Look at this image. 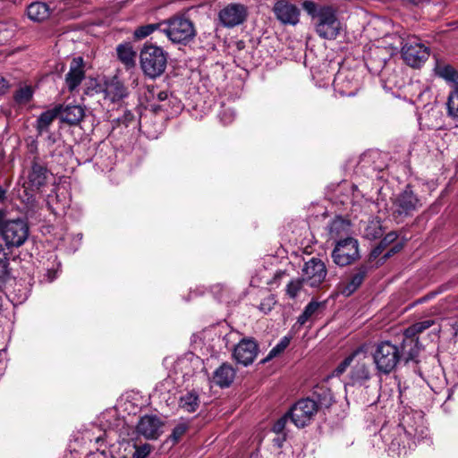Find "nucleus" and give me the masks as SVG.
Here are the masks:
<instances>
[{
  "mask_svg": "<svg viewBox=\"0 0 458 458\" xmlns=\"http://www.w3.org/2000/svg\"><path fill=\"white\" fill-rule=\"evenodd\" d=\"M103 92L105 98L112 103L123 99L129 94L127 88L117 77L106 81Z\"/></svg>",
  "mask_w": 458,
  "mask_h": 458,
  "instance_id": "nucleus-18",
  "label": "nucleus"
},
{
  "mask_svg": "<svg viewBox=\"0 0 458 458\" xmlns=\"http://www.w3.org/2000/svg\"><path fill=\"white\" fill-rule=\"evenodd\" d=\"M420 207V199L413 192L411 187L407 185L403 191L394 198L391 212L394 219L399 223L412 216Z\"/></svg>",
  "mask_w": 458,
  "mask_h": 458,
  "instance_id": "nucleus-7",
  "label": "nucleus"
},
{
  "mask_svg": "<svg viewBox=\"0 0 458 458\" xmlns=\"http://www.w3.org/2000/svg\"><path fill=\"white\" fill-rule=\"evenodd\" d=\"M84 77L83 59L81 57L73 58L65 78L69 89L71 91L75 89L81 84Z\"/></svg>",
  "mask_w": 458,
  "mask_h": 458,
  "instance_id": "nucleus-19",
  "label": "nucleus"
},
{
  "mask_svg": "<svg viewBox=\"0 0 458 458\" xmlns=\"http://www.w3.org/2000/svg\"><path fill=\"white\" fill-rule=\"evenodd\" d=\"M318 411L317 403L310 398L298 401L290 410L289 416L297 428H304Z\"/></svg>",
  "mask_w": 458,
  "mask_h": 458,
  "instance_id": "nucleus-10",
  "label": "nucleus"
},
{
  "mask_svg": "<svg viewBox=\"0 0 458 458\" xmlns=\"http://www.w3.org/2000/svg\"><path fill=\"white\" fill-rule=\"evenodd\" d=\"M163 422L156 415H145L137 424L138 434L148 439H156L162 433Z\"/></svg>",
  "mask_w": 458,
  "mask_h": 458,
  "instance_id": "nucleus-16",
  "label": "nucleus"
},
{
  "mask_svg": "<svg viewBox=\"0 0 458 458\" xmlns=\"http://www.w3.org/2000/svg\"><path fill=\"white\" fill-rule=\"evenodd\" d=\"M159 107L162 109L167 110V106H166L165 103L162 104Z\"/></svg>",
  "mask_w": 458,
  "mask_h": 458,
  "instance_id": "nucleus-50",
  "label": "nucleus"
},
{
  "mask_svg": "<svg viewBox=\"0 0 458 458\" xmlns=\"http://www.w3.org/2000/svg\"><path fill=\"white\" fill-rule=\"evenodd\" d=\"M290 344V338L283 337L280 342L269 352L267 360L274 358L284 352Z\"/></svg>",
  "mask_w": 458,
  "mask_h": 458,
  "instance_id": "nucleus-38",
  "label": "nucleus"
},
{
  "mask_svg": "<svg viewBox=\"0 0 458 458\" xmlns=\"http://www.w3.org/2000/svg\"><path fill=\"white\" fill-rule=\"evenodd\" d=\"M234 377V369L227 363H223L218 369L215 370L213 375V382L220 387H227L233 383Z\"/></svg>",
  "mask_w": 458,
  "mask_h": 458,
  "instance_id": "nucleus-20",
  "label": "nucleus"
},
{
  "mask_svg": "<svg viewBox=\"0 0 458 458\" xmlns=\"http://www.w3.org/2000/svg\"><path fill=\"white\" fill-rule=\"evenodd\" d=\"M397 238V234L394 232L387 233L383 240L380 242L379 246L375 248L372 251L374 257L378 256L382 250L390 243L394 242Z\"/></svg>",
  "mask_w": 458,
  "mask_h": 458,
  "instance_id": "nucleus-37",
  "label": "nucleus"
},
{
  "mask_svg": "<svg viewBox=\"0 0 458 458\" xmlns=\"http://www.w3.org/2000/svg\"><path fill=\"white\" fill-rule=\"evenodd\" d=\"M302 7L310 16L315 31L321 38L329 40L336 38L341 30V22L332 6L305 1Z\"/></svg>",
  "mask_w": 458,
  "mask_h": 458,
  "instance_id": "nucleus-3",
  "label": "nucleus"
},
{
  "mask_svg": "<svg viewBox=\"0 0 458 458\" xmlns=\"http://www.w3.org/2000/svg\"><path fill=\"white\" fill-rule=\"evenodd\" d=\"M8 259L7 257L0 260V285L8 278Z\"/></svg>",
  "mask_w": 458,
  "mask_h": 458,
  "instance_id": "nucleus-43",
  "label": "nucleus"
},
{
  "mask_svg": "<svg viewBox=\"0 0 458 458\" xmlns=\"http://www.w3.org/2000/svg\"><path fill=\"white\" fill-rule=\"evenodd\" d=\"M275 304L276 300L274 299V296L268 295L267 298L261 301L259 309L264 313H268L272 310Z\"/></svg>",
  "mask_w": 458,
  "mask_h": 458,
  "instance_id": "nucleus-39",
  "label": "nucleus"
},
{
  "mask_svg": "<svg viewBox=\"0 0 458 458\" xmlns=\"http://www.w3.org/2000/svg\"><path fill=\"white\" fill-rule=\"evenodd\" d=\"M327 269L325 263L317 258H311L304 263L301 269V277L307 285L312 288L319 287L325 281Z\"/></svg>",
  "mask_w": 458,
  "mask_h": 458,
  "instance_id": "nucleus-11",
  "label": "nucleus"
},
{
  "mask_svg": "<svg viewBox=\"0 0 458 458\" xmlns=\"http://www.w3.org/2000/svg\"><path fill=\"white\" fill-rule=\"evenodd\" d=\"M157 99L159 102H165V101L168 100L169 103L176 104L177 105V109L181 108L180 102H178L177 99L173 98L172 96L169 98V95H168V93L166 91H164V90L159 91L157 94Z\"/></svg>",
  "mask_w": 458,
  "mask_h": 458,
  "instance_id": "nucleus-42",
  "label": "nucleus"
},
{
  "mask_svg": "<svg viewBox=\"0 0 458 458\" xmlns=\"http://www.w3.org/2000/svg\"><path fill=\"white\" fill-rule=\"evenodd\" d=\"M61 120L68 124H77L84 117V110L81 106H61L59 114Z\"/></svg>",
  "mask_w": 458,
  "mask_h": 458,
  "instance_id": "nucleus-21",
  "label": "nucleus"
},
{
  "mask_svg": "<svg viewBox=\"0 0 458 458\" xmlns=\"http://www.w3.org/2000/svg\"><path fill=\"white\" fill-rule=\"evenodd\" d=\"M403 248V246H400V245H394V247H392L384 256L385 259L386 258H389L391 255L398 252L401 249Z\"/></svg>",
  "mask_w": 458,
  "mask_h": 458,
  "instance_id": "nucleus-46",
  "label": "nucleus"
},
{
  "mask_svg": "<svg viewBox=\"0 0 458 458\" xmlns=\"http://www.w3.org/2000/svg\"><path fill=\"white\" fill-rule=\"evenodd\" d=\"M6 258V253L4 252L3 247L0 245V260Z\"/></svg>",
  "mask_w": 458,
  "mask_h": 458,
  "instance_id": "nucleus-48",
  "label": "nucleus"
},
{
  "mask_svg": "<svg viewBox=\"0 0 458 458\" xmlns=\"http://www.w3.org/2000/svg\"><path fill=\"white\" fill-rule=\"evenodd\" d=\"M150 453V445H144L136 448L132 458H146Z\"/></svg>",
  "mask_w": 458,
  "mask_h": 458,
  "instance_id": "nucleus-44",
  "label": "nucleus"
},
{
  "mask_svg": "<svg viewBox=\"0 0 458 458\" xmlns=\"http://www.w3.org/2000/svg\"><path fill=\"white\" fill-rule=\"evenodd\" d=\"M288 418H290L289 412L277 420V421L273 426V431L276 434L282 433L285 428Z\"/></svg>",
  "mask_w": 458,
  "mask_h": 458,
  "instance_id": "nucleus-41",
  "label": "nucleus"
},
{
  "mask_svg": "<svg viewBox=\"0 0 458 458\" xmlns=\"http://www.w3.org/2000/svg\"><path fill=\"white\" fill-rule=\"evenodd\" d=\"M331 257L339 267L348 266L355 262L360 258L358 241L352 237L336 241Z\"/></svg>",
  "mask_w": 458,
  "mask_h": 458,
  "instance_id": "nucleus-8",
  "label": "nucleus"
},
{
  "mask_svg": "<svg viewBox=\"0 0 458 458\" xmlns=\"http://www.w3.org/2000/svg\"><path fill=\"white\" fill-rule=\"evenodd\" d=\"M61 111V106H56L53 109L47 110L43 112L38 118L37 119L36 129L38 133H43L47 131L50 126V124L55 121V119L59 116Z\"/></svg>",
  "mask_w": 458,
  "mask_h": 458,
  "instance_id": "nucleus-25",
  "label": "nucleus"
},
{
  "mask_svg": "<svg viewBox=\"0 0 458 458\" xmlns=\"http://www.w3.org/2000/svg\"><path fill=\"white\" fill-rule=\"evenodd\" d=\"M304 284H306V283L302 277L291 280L286 285L287 295L292 299L296 298L302 291Z\"/></svg>",
  "mask_w": 458,
  "mask_h": 458,
  "instance_id": "nucleus-35",
  "label": "nucleus"
},
{
  "mask_svg": "<svg viewBox=\"0 0 458 458\" xmlns=\"http://www.w3.org/2000/svg\"><path fill=\"white\" fill-rule=\"evenodd\" d=\"M32 97V88L30 86H23L15 91L13 99L18 105H26L31 100Z\"/></svg>",
  "mask_w": 458,
  "mask_h": 458,
  "instance_id": "nucleus-33",
  "label": "nucleus"
},
{
  "mask_svg": "<svg viewBox=\"0 0 458 458\" xmlns=\"http://www.w3.org/2000/svg\"><path fill=\"white\" fill-rule=\"evenodd\" d=\"M9 82L3 77H0V95H4L9 89Z\"/></svg>",
  "mask_w": 458,
  "mask_h": 458,
  "instance_id": "nucleus-45",
  "label": "nucleus"
},
{
  "mask_svg": "<svg viewBox=\"0 0 458 458\" xmlns=\"http://www.w3.org/2000/svg\"><path fill=\"white\" fill-rule=\"evenodd\" d=\"M322 303L317 301H311L305 307L303 312L298 317L297 323L300 326H303L308 320H310L313 316H315L319 309L321 308Z\"/></svg>",
  "mask_w": 458,
  "mask_h": 458,
  "instance_id": "nucleus-31",
  "label": "nucleus"
},
{
  "mask_svg": "<svg viewBox=\"0 0 458 458\" xmlns=\"http://www.w3.org/2000/svg\"><path fill=\"white\" fill-rule=\"evenodd\" d=\"M433 325H434V320H432V319L420 321V322L413 324L412 326L409 327L404 331V336H405L404 340L411 339V341H415L417 343V346L419 347L418 339L414 338L415 335L423 332L424 330L429 328Z\"/></svg>",
  "mask_w": 458,
  "mask_h": 458,
  "instance_id": "nucleus-28",
  "label": "nucleus"
},
{
  "mask_svg": "<svg viewBox=\"0 0 458 458\" xmlns=\"http://www.w3.org/2000/svg\"><path fill=\"white\" fill-rule=\"evenodd\" d=\"M428 429L420 413L408 414L403 418L402 426L397 428L400 439L394 438L389 445V451L398 456L405 455L407 449L412 448L416 441L428 437Z\"/></svg>",
  "mask_w": 458,
  "mask_h": 458,
  "instance_id": "nucleus-2",
  "label": "nucleus"
},
{
  "mask_svg": "<svg viewBox=\"0 0 458 458\" xmlns=\"http://www.w3.org/2000/svg\"><path fill=\"white\" fill-rule=\"evenodd\" d=\"M179 406L187 412H194L199 407V396L189 392L180 398Z\"/></svg>",
  "mask_w": 458,
  "mask_h": 458,
  "instance_id": "nucleus-30",
  "label": "nucleus"
},
{
  "mask_svg": "<svg viewBox=\"0 0 458 458\" xmlns=\"http://www.w3.org/2000/svg\"><path fill=\"white\" fill-rule=\"evenodd\" d=\"M248 17L247 7L239 3H231L218 13V19L225 28H234L242 24Z\"/></svg>",
  "mask_w": 458,
  "mask_h": 458,
  "instance_id": "nucleus-12",
  "label": "nucleus"
},
{
  "mask_svg": "<svg viewBox=\"0 0 458 458\" xmlns=\"http://www.w3.org/2000/svg\"><path fill=\"white\" fill-rule=\"evenodd\" d=\"M116 51L118 58L123 64L128 67L134 65L136 53L129 43L119 45Z\"/></svg>",
  "mask_w": 458,
  "mask_h": 458,
  "instance_id": "nucleus-27",
  "label": "nucleus"
},
{
  "mask_svg": "<svg viewBox=\"0 0 458 458\" xmlns=\"http://www.w3.org/2000/svg\"><path fill=\"white\" fill-rule=\"evenodd\" d=\"M350 223L342 217H335L329 225L328 233L335 241L350 237Z\"/></svg>",
  "mask_w": 458,
  "mask_h": 458,
  "instance_id": "nucleus-22",
  "label": "nucleus"
},
{
  "mask_svg": "<svg viewBox=\"0 0 458 458\" xmlns=\"http://www.w3.org/2000/svg\"><path fill=\"white\" fill-rule=\"evenodd\" d=\"M365 350L363 346H360L354 351H352L333 371V375L339 377L343 373L346 371V369L351 366L353 360L360 356V354H364Z\"/></svg>",
  "mask_w": 458,
  "mask_h": 458,
  "instance_id": "nucleus-29",
  "label": "nucleus"
},
{
  "mask_svg": "<svg viewBox=\"0 0 458 458\" xmlns=\"http://www.w3.org/2000/svg\"><path fill=\"white\" fill-rule=\"evenodd\" d=\"M420 348L415 341L403 340L401 345L382 341L375 345L372 357L377 370L384 375L393 372L401 361H416Z\"/></svg>",
  "mask_w": 458,
  "mask_h": 458,
  "instance_id": "nucleus-1",
  "label": "nucleus"
},
{
  "mask_svg": "<svg viewBox=\"0 0 458 458\" xmlns=\"http://www.w3.org/2000/svg\"><path fill=\"white\" fill-rule=\"evenodd\" d=\"M140 64L146 76L156 79L165 71L167 53L160 47L145 44L140 53Z\"/></svg>",
  "mask_w": 458,
  "mask_h": 458,
  "instance_id": "nucleus-4",
  "label": "nucleus"
},
{
  "mask_svg": "<svg viewBox=\"0 0 458 458\" xmlns=\"http://www.w3.org/2000/svg\"><path fill=\"white\" fill-rule=\"evenodd\" d=\"M273 12L276 19L283 24L296 25L299 22L300 11L288 1H277L273 7Z\"/></svg>",
  "mask_w": 458,
  "mask_h": 458,
  "instance_id": "nucleus-15",
  "label": "nucleus"
},
{
  "mask_svg": "<svg viewBox=\"0 0 458 458\" xmlns=\"http://www.w3.org/2000/svg\"><path fill=\"white\" fill-rule=\"evenodd\" d=\"M165 23L166 28L163 31L174 43L186 45L192 41L196 36L193 22L184 16L173 17Z\"/></svg>",
  "mask_w": 458,
  "mask_h": 458,
  "instance_id": "nucleus-6",
  "label": "nucleus"
},
{
  "mask_svg": "<svg viewBox=\"0 0 458 458\" xmlns=\"http://www.w3.org/2000/svg\"><path fill=\"white\" fill-rule=\"evenodd\" d=\"M435 71L439 77L453 83L455 89H458V72L453 66L449 64H437Z\"/></svg>",
  "mask_w": 458,
  "mask_h": 458,
  "instance_id": "nucleus-26",
  "label": "nucleus"
},
{
  "mask_svg": "<svg viewBox=\"0 0 458 458\" xmlns=\"http://www.w3.org/2000/svg\"><path fill=\"white\" fill-rule=\"evenodd\" d=\"M370 378L369 366L365 362L358 360L352 366L350 372V380L352 385H362Z\"/></svg>",
  "mask_w": 458,
  "mask_h": 458,
  "instance_id": "nucleus-24",
  "label": "nucleus"
},
{
  "mask_svg": "<svg viewBox=\"0 0 458 458\" xmlns=\"http://www.w3.org/2000/svg\"><path fill=\"white\" fill-rule=\"evenodd\" d=\"M5 193L6 191L2 187H0V202L4 199Z\"/></svg>",
  "mask_w": 458,
  "mask_h": 458,
  "instance_id": "nucleus-47",
  "label": "nucleus"
},
{
  "mask_svg": "<svg viewBox=\"0 0 458 458\" xmlns=\"http://www.w3.org/2000/svg\"><path fill=\"white\" fill-rule=\"evenodd\" d=\"M259 353V346L252 338H243L233 349L234 360L243 366L251 364Z\"/></svg>",
  "mask_w": 458,
  "mask_h": 458,
  "instance_id": "nucleus-13",
  "label": "nucleus"
},
{
  "mask_svg": "<svg viewBox=\"0 0 458 458\" xmlns=\"http://www.w3.org/2000/svg\"><path fill=\"white\" fill-rule=\"evenodd\" d=\"M29 236V227L22 219L7 220L0 212V238L7 248L20 247Z\"/></svg>",
  "mask_w": 458,
  "mask_h": 458,
  "instance_id": "nucleus-5",
  "label": "nucleus"
},
{
  "mask_svg": "<svg viewBox=\"0 0 458 458\" xmlns=\"http://www.w3.org/2000/svg\"><path fill=\"white\" fill-rule=\"evenodd\" d=\"M187 425L184 423H181L177 425L171 435V437L174 439V441L177 442L187 431Z\"/></svg>",
  "mask_w": 458,
  "mask_h": 458,
  "instance_id": "nucleus-40",
  "label": "nucleus"
},
{
  "mask_svg": "<svg viewBox=\"0 0 458 458\" xmlns=\"http://www.w3.org/2000/svg\"><path fill=\"white\" fill-rule=\"evenodd\" d=\"M401 53L405 63L411 67H420L429 56L428 48L416 37L407 38Z\"/></svg>",
  "mask_w": 458,
  "mask_h": 458,
  "instance_id": "nucleus-9",
  "label": "nucleus"
},
{
  "mask_svg": "<svg viewBox=\"0 0 458 458\" xmlns=\"http://www.w3.org/2000/svg\"><path fill=\"white\" fill-rule=\"evenodd\" d=\"M368 273V268L361 266L350 276L349 278L342 281L338 285L339 293L346 297L352 295L362 284Z\"/></svg>",
  "mask_w": 458,
  "mask_h": 458,
  "instance_id": "nucleus-17",
  "label": "nucleus"
},
{
  "mask_svg": "<svg viewBox=\"0 0 458 458\" xmlns=\"http://www.w3.org/2000/svg\"><path fill=\"white\" fill-rule=\"evenodd\" d=\"M47 140H48V143H49V144H50V143H51V144H53V143H55V138H54V137H52V136H48Z\"/></svg>",
  "mask_w": 458,
  "mask_h": 458,
  "instance_id": "nucleus-49",
  "label": "nucleus"
},
{
  "mask_svg": "<svg viewBox=\"0 0 458 458\" xmlns=\"http://www.w3.org/2000/svg\"><path fill=\"white\" fill-rule=\"evenodd\" d=\"M364 237L369 240L378 239L383 235L382 225L379 220L368 222L364 228Z\"/></svg>",
  "mask_w": 458,
  "mask_h": 458,
  "instance_id": "nucleus-32",
  "label": "nucleus"
},
{
  "mask_svg": "<svg viewBox=\"0 0 458 458\" xmlns=\"http://www.w3.org/2000/svg\"><path fill=\"white\" fill-rule=\"evenodd\" d=\"M47 167L39 160L38 157H35L31 162V166L28 173V186L26 187L25 191H38L47 183Z\"/></svg>",
  "mask_w": 458,
  "mask_h": 458,
  "instance_id": "nucleus-14",
  "label": "nucleus"
},
{
  "mask_svg": "<svg viewBox=\"0 0 458 458\" xmlns=\"http://www.w3.org/2000/svg\"><path fill=\"white\" fill-rule=\"evenodd\" d=\"M27 14L34 21H43L50 16L51 9L46 3L34 2L28 6Z\"/></svg>",
  "mask_w": 458,
  "mask_h": 458,
  "instance_id": "nucleus-23",
  "label": "nucleus"
},
{
  "mask_svg": "<svg viewBox=\"0 0 458 458\" xmlns=\"http://www.w3.org/2000/svg\"><path fill=\"white\" fill-rule=\"evenodd\" d=\"M163 23H151L138 27L134 32L133 37L137 40L143 39L151 35L154 31L159 30Z\"/></svg>",
  "mask_w": 458,
  "mask_h": 458,
  "instance_id": "nucleus-34",
  "label": "nucleus"
},
{
  "mask_svg": "<svg viewBox=\"0 0 458 458\" xmlns=\"http://www.w3.org/2000/svg\"><path fill=\"white\" fill-rule=\"evenodd\" d=\"M449 115L458 119V89H454L449 95L447 101Z\"/></svg>",
  "mask_w": 458,
  "mask_h": 458,
  "instance_id": "nucleus-36",
  "label": "nucleus"
}]
</instances>
